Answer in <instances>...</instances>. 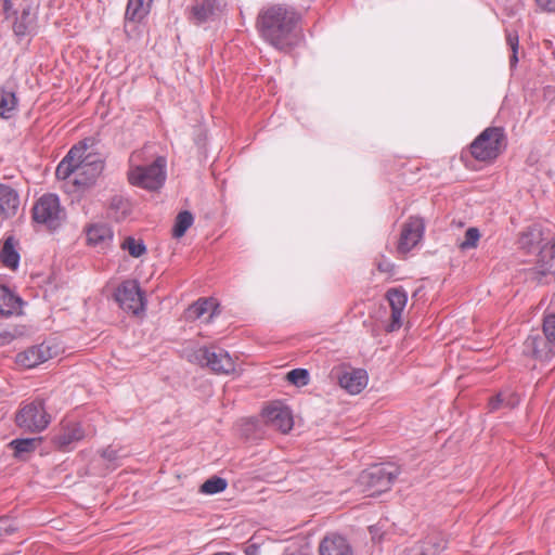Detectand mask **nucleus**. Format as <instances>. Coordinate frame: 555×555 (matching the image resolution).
Segmentation results:
<instances>
[{"label": "nucleus", "instance_id": "f257e3e1", "mask_svg": "<svg viewBox=\"0 0 555 555\" xmlns=\"http://www.w3.org/2000/svg\"><path fill=\"white\" fill-rule=\"evenodd\" d=\"M298 21L299 16L292 8L274 4L259 12L256 27L266 42L284 50L292 44L293 31Z\"/></svg>", "mask_w": 555, "mask_h": 555}, {"label": "nucleus", "instance_id": "f03ea898", "mask_svg": "<svg viewBox=\"0 0 555 555\" xmlns=\"http://www.w3.org/2000/svg\"><path fill=\"white\" fill-rule=\"evenodd\" d=\"M86 152V144L74 145L56 167L57 179L66 180L73 176L76 185H92L103 172L104 160L98 154Z\"/></svg>", "mask_w": 555, "mask_h": 555}, {"label": "nucleus", "instance_id": "7ed1b4c3", "mask_svg": "<svg viewBox=\"0 0 555 555\" xmlns=\"http://www.w3.org/2000/svg\"><path fill=\"white\" fill-rule=\"evenodd\" d=\"M143 151H135L129 158L128 181L131 185L150 191L158 190L166 180V159L158 156L153 163L142 165Z\"/></svg>", "mask_w": 555, "mask_h": 555}, {"label": "nucleus", "instance_id": "20e7f679", "mask_svg": "<svg viewBox=\"0 0 555 555\" xmlns=\"http://www.w3.org/2000/svg\"><path fill=\"white\" fill-rule=\"evenodd\" d=\"M189 362L206 366L216 374L229 375L235 371V363L228 351L221 348L197 347L186 352Z\"/></svg>", "mask_w": 555, "mask_h": 555}, {"label": "nucleus", "instance_id": "39448f33", "mask_svg": "<svg viewBox=\"0 0 555 555\" xmlns=\"http://www.w3.org/2000/svg\"><path fill=\"white\" fill-rule=\"evenodd\" d=\"M50 422L44 401L40 398L23 403L15 414L16 426L28 433H41Z\"/></svg>", "mask_w": 555, "mask_h": 555}, {"label": "nucleus", "instance_id": "423d86ee", "mask_svg": "<svg viewBox=\"0 0 555 555\" xmlns=\"http://www.w3.org/2000/svg\"><path fill=\"white\" fill-rule=\"evenodd\" d=\"M398 476L399 468L393 464H377L363 470L359 481L370 495H375L389 490Z\"/></svg>", "mask_w": 555, "mask_h": 555}, {"label": "nucleus", "instance_id": "0eeeda50", "mask_svg": "<svg viewBox=\"0 0 555 555\" xmlns=\"http://www.w3.org/2000/svg\"><path fill=\"white\" fill-rule=\"evenodd\" d=\"M505 140L504 129L501 127L486 128L470 144V153L475 159L488 162L495 159Z\"/></svg>", "mask_w": 555, "mask_h": 555}, {"label": "nucleus", "instance_id": "6e6552de", "mask_svg": "<svg viewBox=\"0 0 555 555\" xmlns=\"http://www.w3.org/2000/svg\"><path fill=\"white\" fill-rule=\"evenodd\" d=\"M33 219L50 230L57 229L65 219L59 196L52 193L40 196L33 207Z\"/></svg>", "mask_w": 555, "mask_h": 555}, {"label": "nucleus", "instance_id": "1a4fd4ad", "mask_svg": "<svg viewBox=\"0 0 555 555\" xmlns=\"http://www.w3.org/2000/svg\"><path fill=\"white\" fill-rule=\"evenodd\" d=\"M115 299L119 307L133 315L144 313L146 298L137 280L124 281L115 291Z\"/></svg>", "mask_w": 555, "mask_h": 555}, {"label": "nucleus", "instance_id": "9d476101", "mask_svg": "<svg viewBox=\"0 0 555 555\" xmlns=\"http://www.w3.org/2000/svg\"><path fill=\"white\" fill-rule=\"evenodd\" d=\"M425 232V222L421 217H410L403 224L398 251L406 254L412 250L423 238Z\"/></svg>", "mask_w": 555, "mask_h": 555}, {"label": "nucleus", "instance_id": "9b49d317", "mask_svg": "<svg viewBox=\"0 0 555 555\" xmlns=\"http://www.w3.org/2000/svg\"><path fill=\"white\" fill-rule=\"evenodd\" d=\"M262 417L267 425L282 431L288 433L294 425L291 410L281 403H272L262 410Z\"/></svg>", "mask_w": 555, "mask_h": 555}, {"label": "nucleus", "instance_id": "f8f14e48", "mask_svg": "<svg viewBox=\"0 0 555 555\" xmlns=\"http://www.w3.org/2000/svg\"><path fill=\"white\" fill-rule=\"evenodd\" d=\"M555 348L546 336L539 333L528 335L522 344V354L539 361L550 360L554 353Z\"/></svg>", "mask_w": 555, "mask_h": 555}, {"label": "nucleus", "instance_id": "ddd939ff", "mask_svg": "<svg viewBox=\"0 0 555 555\" xmlns=\"http://www.w3.org/2000/svg\"><path fill=\"white\" fill-rule=\"evenodd\" d=\"M386 298L391 308V322L387 331L393 332L400 328L402 324V313L408 302V293L402 287H395L387 291Z\"/></svg>", "mask_w": 555, "mask_h": 555}, {"label": "nucleus", "instance_id": "4468645a", "mask_svg": "<svg viewBox=\"0 0 555 555\" xmlns=\"http://www.w3.org/2000/svg\"><path fill=\"white\" fill-rule=\"evenodd\" d=\"M555 273V247L551 246L547 248H542L539 254L538 262L534 267L528 270V278L537 281L538 283L542 282V279L548 274Z\"/></svg>", "mask_w": 555, "mask_h": 555}, {"label": "nucleus", "instance_id": "2eb2a0df", "mask_svg": "<svg viewBox=\"0 0 555 555\" xmlns=\"http://www.w3.org/2000/svg\"><path fill=\"white\" fill-rule=\"evenodd\" d=\"M52 357L51 347L46 344L36 345L16 354V363L33 369Z\"/></svg>", "mask_w": 555, "mask_h": 555}, {"label": "nucleus", "instance_id": "dca6fc26", "mask_svg": "<svg viewBox=\"0 0 555 555\" xmlns=\"http://www.w3.org/2000/svg\"><path fill=\"white\" fill-rule=\"evenodd\" d=\"M350 553L349 542L338 533L327 534L319 546V555H350Z\"/></svg>", "mask_w": 555, "mask_h": 555}, {"label": "nucleus", "instance_id": "f3484780", "mask_svg": "<svg viewBox=\"0 0 555 555\" xmlns=\"http://www.w3.org/2000/svg\"><path fill=\"white\" fill-rule=\"evenodd\" d=\"M367 384L366 371L357 369L345 372L339 377V385L351 395L361 392Z\"/></svg>", "mask_w": 555, "mask_h": 555}, {"label": "nucleus", "instance_id": "a211bd4d", "mask_svg": "<svg viewBox=\"0 0 555 555\" xmlns=\"http://www.w3.org/2000/svg\"><path fill=\"white\" fill-rule=\"evenodd\" d=\"M83 437L85 431L81 425L79 423H70L53 437V443L60 449L66 450L72 443L81 440Z\"/></svg>", "mask_w": 555, "mask_h": 555}, {"label": "nucleus", "instance_id": "6ab92c4d", "mask_svg": "<svg viewBox=\"0 0 555 555\" xmlns=\"http://www.w3.org/2000/svg\"><path fill=\"white\" fill-rule=\"evenodd\" d=\"M218 305L211 298H203L195 301L186 310V317L190 320L205 318L206 322H210L217 313Z\"/></svg>", "mask_w": 555, "mask_h": 555}, {"label": "nucleus", "instance_id": "aec40b11", "mask_svg": "<svg viewBox=\"0 0 555 555\" xmlns=\"http://www.w3.org/2000/svg\"><path fill=\"white\" fill-rule=\"evenodd\" d=\"M218 9L219 5L217 0H203L192 5L190 20L193 23L201 25L211 20Z\"/></svg>", "mask_w": 555, "mask_h": 555}, {"label": "nucleus", "instance_id": "412c9836", "mask_svg": "<svg viewBox=\"0 0 555 555\" xmlns=\"http://www.w3.org/2000/svg\"><path fill=\"white\" fill-rule=\"evenodd\" d=\"M18 205V193L10 185L0 184V212L7 217L14 216Z\"/></svg>", "mask_w": 555, "mask_h": 555}, {"label": "nucleus", "instance_id": "4be33fe9", "mask_svg": "<svg viewBox=\"0 0 555 555\" xmlns=\"http://www.w3.org/2000/svg\"><path fill=\"white\" fill-rule=\"evenodd\" d=\"M22 308V299L7 286L0 287V313L12 315L18 313Z\"/></svg>", "mask_w": 555, "mask_h": 555}, {"label": "nucleus", "instance_id": "5701e85b", "mask_svg": "<svg viewBox=\"0 0 555 555\" xmlns=\"http://www.w3.org/2000/svg\"><path fill=\"white\" fill-rule=\"evenodd\" d=\"M40 441V438H17L12 440L8 447L13 451L14 457L26 460L29 454L36 451Z\"/></svg>", "mask_w": 555, "mask_h": 555}, {"label": "nucleus", "instance_id": "b1692460", "mask_svg": "<svg viewBox=\"0 0 555 555\" xmlns=\"http://www.w3.org/2000/svg\"><path fill=\"white\" fill-rule=\"evenodd\" d=\"M154 0H128L125 20L129 22H141L150 11Z\"/></svg>", "mask_w": 555, "mask_h": 555}, {"label": "nucleus", "instance_id": "393cba45", "mask_svg": "<svg viewBox=\"0 0 555 555\" xmlns=\"http://www.w3.org/2000/svg\"><path fill=\"white\" fill-rule=\"evenodd\" d=\"M17 242L13 236L4 240L3 246L0 251L1 262L4 267L16 270L20 266L21 256L16 249Z\"/></svg>", "mask_w": 555, "mask_h": 555}, {"label": "nucleus", "instance_id": "a878e982", "mask_svg": "<svg viewBox=\"0 0 555 555\" xmlns=\"http://www.w3.org/2000/svg\"><path fill=\"white\" fill-rule=\"evenodd\" d=\"M447 547L444 534L439 531H433L422 542L418 555H437Z\"/></svg>", "mask_w": 555, "mask_h": 555}, {"label": "nucleus", "instance_id": "bb28decb", "mask_svg": "<svg viewBox=\"0 0 555 555\" xmlns=\"http://www.w3.org/2000/svg\"><path fill=\"white\" fill-rule=\"evenodd\" d=\"M543 241L542 228L539 224L527 227L519 235V245L522 249L531 251Z\"/></svg>", "mask_w": 555, "mask_h": 555}, {"label": "nucleus", "instance_id": "cd10ccee", "mask_svg": "<svg viewBox=\"0 0 555 555\" xmlns=\"http://www.w3.org/2000/svg\"><path fill=\"white\" fill-rule=\"evenodd\" d=\"M87 238L93 246H103L112 241L113 232L107 224L98 223L87 230Z\"/></svg>", "mask_w": 555, "mask_h": 555}, {"label": "nucleus", "instance_id": "c85d7f7f", "mask_svg": "<svg viewBox=\"0 0 555 555\" xmlns=\"http://www.w3.org/2000/svg\"><path fill=\"white\" fill-rule=\"evenodd\" d=\"M35 17L30 14L29 9H24L13 24V31L16 37L23 38L30 35L35 30Z\"/></svg>", "mask_w": 555, "mask_h": 555}, {"label": "nucleus", "instance_id": "c756f323", "mask_svg": "<svg viewBox=\"0 0 555 555\" xmlns=\"http://www.w3.org/2000/svg\"><path fill=\"white\" fill-rule=\"evenodd\" d=\"M17 103L15 92L0 88V116L2 118H11L17 109Z\"/></svg>", "mask_w": 555, "mask_h": 555}, {"label": "nucleus", "instance_id": "7c9ffc66", "mask_svg": "<svg viewBox=\"0 0 555 555\" xmlns=\"http://www.w3.org/2000/svg\"><path fill=\"white\" fill-rule=\"evenodd\" d=\"M193 222L194 217L189 210L180 211L175 220L172 236L176 238L182 237Z\"/></svg>", "mask_w": 555, "mask_h": 555}, {"label": "nucleus", "instance_id": "2f4dec72", "mask_svg": "<svg viewBox=\"0 0 555 555\" xmlns=\"http://www.w3.org/2000/svg\"><path fill=\"white\" fill-rule=\"evenodd\" d=\"M228 487V482L224 478L214 476L207 479L201 486V492L205 494H216L224 491Z\"/></svg>", "mask_w": 555, "mask_h": 555}, {"label": "nucleus", "instance_id": "473e14b6", "mask_svg": "<svg viewBox=\"0 0 555 555\" xmlns=\"http://www.w3.org/2000/svg\"><path fill=\"white\" fill-rule=\"evenodd\" d=\"M121 248L128 250L130 256L134 258L141 257L146 251V246L141 240H135L132 236H128L121 244Z\"/></svg>", "mask_w": 555, "mask_h": 555}, {"label": "nucleus", "instance_id": "72a5a7b5", "mask_svg": "<svg viewBox=\"0 0 555 555\" xmlns=\"http://www.w3.org/2000/svg\"><path fill=\"white\" fill-rule=\"evenodd\" d=\"M480 240V232L477 228H468L465 232L464 240L459 244L461 250L476 248Z\"/></svg>", "mask_w": 555, "mask_h": 555}, {"label": "nucleus", "instance_id": "f704fd0d", "mask_svg": "<svg viewBox=\"0 0 555 555\" xmlns=\"http://www.w3.org/2000/svg\"><path fill=\"white\" fill-rule=\"evenodd\" d=\"M286 378L291 384L297 387H304L309 384L310 374L306 369H294L287 373Z\"/></svg>", "mask_w": 555, "mask_h": 555}, {"label": "nucleus", "instance_id": "c9c22d12", "mask_svg": "<svg viewBox=\"0 0 555 555\" xmlns=\"http://www.w3.org/2000/svg\"><path fill=\"white\" fill-rule=\"evenodd\" d=\"M543 332L550 343L555 347V313L544 319Z\"/></svg>", "mask_w": 555, "mask_h": 555}, {"label": "nucleus", "instance_id": "e433bc0d", "mask_svg": "<svg viewBox=\"0 0 555 555\" xmlns=\"http://www.w3.org/2000/svg\"><path fill=\"white\" fill-rule=\"evenodd\" d=\"M15 530L16 526L12 518L7 516L0 517V537L3 534H11Z\"/></svg>", "mask_w": 555, "mask_h": 555}, {"label": "nucleus", "instance_id": "4c0bfd02", "mask_svg": "<svg viewBox=\"0 0 555 555\" xmlns=\"http://www.w3.org/2000/svg\"><path fill=\"white\" fill-rule=\"evenodd\" d=\"M506 42L509 46L511 50H515L519 48V37L517 31L506 30Z\"/></svg>", "mask_w": 555, "mask_h": 555}, {"label": "nucleus", "instance_id": "58836bf2", "mask_svg": "<svg viewBox=\"0 0 555 555\" xmlns=\"http://www.w3.org/2000/svg\"><path fill=\"white\" fill-rule=\"evenodd\" d=\"M537 5L544 12H555V0H535Z\"/></svg>", "mask_w": 555, "mask_h": 555}, {"label": "nucleus", "instance_id": "ea45409f", "mask_svg": "<svg viewBox=\"0 0 555 555\" xmlns=\"http://www.w3.org/2000/svg\"><path fill=\"white\" fill-rule=\"evenodd\" d=\"M377 269L380 272L391 273L395 269V264L391 261L384 259L377 263Z\"/></svg>", "mask_w": 555, "mask_h": 555}, {"label": "nucleus", "instance_id": "a19ab883", "mask_svg": "<svg viewBox=\"0 0 555 555\" xmlns=\"http://www.w3.org/2000/svg\"><path fill=\"white\" fill-rule=\"evenodd\" d=\"M102 457L106 459L107 461H115L118 459L117 451L111 447L104 449L101 453Z\"/></svg>", "mask_w": 555, "mask_h": 555}, {"label": "nucleus", "instance_id": "79ce46f5", "mask_svg": "<svg viewBox=\"0 0 555 555\" xmlns=\"http://www.w3.org/2000/svg\"><path fill=\"white\" fill-rule=\"evenodd\" d=\"M505 401L504 399V395L503 393H499L495 398H493L491 401H490V409L491 410H496L501 403H503Z\"/></svg>", "mask_w": 555, "mask_h": 555}, {"label": "nucleus", "instance_id": "37998d69", "mask_svg": "<svg viewBox=\"0 0 555 555\" xmlns=\"http://www.w3.org/2000/svg\"><path fill=\"white\" fill-rule=\"evenodd\" d=\"M518 63V49L512 50V55L509 59L511 67H515Z\"/></svg>", "mask_w": 555, "mask_h": 555}, {"label": "nucleus", "instance_id": "c03bdc74", "mask_svg": "<svg viewBox=\"0 0 555 555\" xmlns=\"http://www.w3.org/2000/svg\"><path fill=\"white\" fill-rule=\"evenodd\" d=\"M370 532H371V534H372V539H373V540H375V539H376V537H377V535H378V533H379V529H378V527H376V526H371V527H370Z\"/></svg>", "mask_w": 555, "mask_h": 555}, {"label": "nucleus", "instance_id": "a18cd8bd", "mask_svg": "<svg viewBox=\"0 0 555 555\" xmlns=\"http://www.w3.org/2000/svg\"><path fill=\"white\" fill-rule=\"evenodd\" d=\"M11 8H12L11 0H4L3 1V9H4V11L8 12Z\"/></svg>", "mask_w": 555, "mask_h": 555}, {"label": "nucleus", "instance_id": "49530a36", "mask_svg": "<svg viewBox=\"0 0 555 555\" xmlns=\"http://www.w3.org/2000/svg\"><path fill=\"white\" fill-rule=\"evenodd\" d=\"M517 402H518V398H514L513 400L508 401L506 404H507V405L513 406V405H515Z\"/></svg>", "mask_w": 555, "mask_h": 555}, {"label": "nucleus", "instance_id": "de8ad7c7", "mask_svg": "<svg viewBox=\"0 0 555 555\" xmlns=\"http://www.w3.org/2000/svg\"><path fill=\"white\" fill-rule=\"evenodd\" d=\"M214 555H232V554L229 552H217Z\"/></svg>", "mask_w": 555, "mask_h": 555}, {"label": "nucleus", "instance_id": "09e8293b", "mask_svg": "<svg viewBox=\"0 0 555 555\" xmlns=\"http://www.w3.org/2000/svg\"><path fill=\"white\" fill-rule=\"evenodd\" d=\"M245 555H253V553H250L249 550H246Z\"/></svg>", "mask_w": 555, "mask_h": 555}]
</instances>
